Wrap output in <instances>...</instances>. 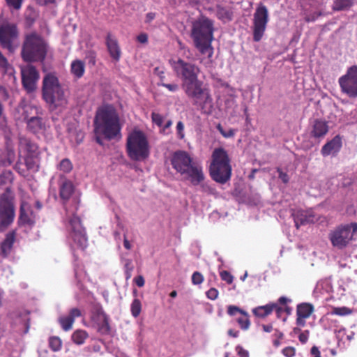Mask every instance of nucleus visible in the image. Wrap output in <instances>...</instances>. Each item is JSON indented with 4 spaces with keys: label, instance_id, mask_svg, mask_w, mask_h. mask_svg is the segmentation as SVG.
I'll return each mask as SVG.
<instances>
[{
    "label": "nucleus",
    "instance_id": "1",
    "mask_svg": "<svg viewBox=\"0 0 357 357\" xmlns=\"http://www.w3.org/2000/svg\"><path fill=\"white\" fill-rule=\"evenodd\" d=\"M121 125L116 109L112 105L100 107L94 119V133L101 134L107 140L121 138Z\"/></svg>",
    "mask_w": 357,
    "mask_h": 357
},
{
    "label": "nucleus",
    "instance_id": "2",
    "mask_svg": "<svg viewBox=\"0 0 357 357\" xmlns=\"http://www.w3.org/2000/svg\"><path fill=\"white\" fill-rule=\"evenodd\" d=\"M181 88L192 105L199 108L203 114H211L213 109V98L210 89L199 78L181 84Z\"/></svg>",
    "mask_w": 357,
    "mask_h": 357
},
{
    "label": "nucleus",
    "instance_id": "3",
    "mask_svg": "<svg viewBox=\"0 0 357 357\" xmlns=\"http://www.w3.org/2000/svg\"><path fill=\"white\" fill-rule=\"evenodd\" d=\"M171 164L177 172L185 175L193 185H197L204 180L202 167L194 162L190 155L184 151L174 153Z\"/></svg>",
    "mask_w": 357,
    "mask_h": 357
},
{
    "label": "nucleus",
    "instance_id": "4",
    "mask_svg": "<svg viewBox=\"0 0 357 357\" xmlns=\"http://www.w3.org/2000/svg\"><path fill=\"white\" fill-rule=\"evenodd\" d=\"M209 174L214 181L220 184H225L231 179V160L225 149L220 147L213 150L209 166Z\"/></svg>",
    "mask_w": 357,
    "mask_h": 357
},
{
    "label": "nucleus",
    "instance_id": "5",
    "mask_svg": "<svg viewBox=\"0 0 357 357\" xmlns=\"http://www.w3.org/2000/svg\"><path fill=\"white\" fill-rule=\"evenodd\" d=\"M128 156L134 161H143L150 155V147L146 135L139 130L131 131L126 139Z\"/></svg>",
    "mask_w": 357,
    "mask_h": 357
},
{
    "label": "nucleus",
    "instance_id": "6",
    "mask_svg": "<svg viewBox=\"0 0 357 357\" xmlns=\"http://www.w3.org/2000/svg\"><path fill=\"white\" fill-rule=\"evenodd\" d=\"M46 103L49 105L50 111L56 114L61 112L67 105V100L59 79L52 74L46 75Z\"/></svg>",
    "mask_w": 357,
    "mask_h": 357
},
{
    "label": "nucleus",
    "instance_id": "7",
    "mask_svg": "<svg viewBox=\"0 0 357 357\" xmlns=\"http://www.w3.org/2000/svg\"><path fill=\"white\" fill-rule=\"evenodd\" d=\"M213 24H193L191 33L196 48L202 54L208 53L209 59L213 54V48L211 46L213 40Z\"/></svg>",
    "mask_w": 357,
    "mask_h": 357
},
{
    "label": "nucleus",
    "instance_id": "8",
    "mask_svg": "<svg viewBox=\"0 0 357 357\" xmlns=\"http://www.w3.org/2000/svg\"><path fill=\"white\" fill-rule=\"evenodd\" d=\"M21 55L23 60L26 62L43 61L45 58L43 39L36 33L27 36L22 46Z\"/></svg>",
    "mask_w": 357,
    "mask_h": 357
},
{
    "label": "nucleus",
    "instance_id": "9",
    "mask_svg": "<svg viewBox=\"0 0 357 357\" xmlns=\"http://www.w3.org/2000/svg\"><path fill=\"white\" fill-rule=\"evenodd\" d=\"M14 197L10 188L0 196V231H4L14 221Z\"/></svg>",
    "mask_w": 357,
    "mask_h": 357
},
{
    "label": "nucleus",
    "instance_id": "10",
    "mask_svg": "<svg viewBox=\"0 0 357 357\" xmlns=\"http://www.w3.org/2000/svg\"><path fill=\"white\" fill-rule=\"evenodd\" d=\"M356 232V222L340 225L329 233L328 238L333 247L342 250L349 245Z\"/></svg>",
    "mask_w": 357,
    "mask_h": 357
},
{
    "label": "nucleus",
    "instance_id": "11",
    "mask_svg": "<svg viewBox=\"0 0 357 357\" xmlns=\"http://www.w3.org/2000/svg\"><path fill=\"white\" fill-rule=\"evenodd\" d=\"M169 63L176 77L181 79V84L199 78L201 69L196 64L185 61L181 58L170 60Z\"/></svg>",
    "mask_w": 357,
    "mask_h": 357
},
{
    "label": "nucleus",
    "instance_id": "12",
    "mask_svg": "<svg viewBox=\"0 0 357 357\" xmlns=\"http://www.w3.org/2000/svg\"><path fill=\"white\" fill-rule=\"evenodd\" d=\"M68 238L72 240L77 246L84 250L87 246L88 238L85 229L82 225L81 219L73 213L68 220Z\"/></svg>",
    "mask_w": 357,
    "mask_h": 357
},
{
    "label": "nucleus",
    "instance_id": "13",
    "mask_svg": "<svg viewBox=\"0 0 357 357\" xmlns=\"http://www.w3.org/2000/svg\"><path fill=\"white\" fill-rule=\"evenodd\" d=\"M339 84L343 93L350 98L357 97V66L348 68L347 73L339 78Z\"/></svg>",
    "mask_w": 357,
    "mask_h": 357
},
{
    "label": "nucleus",
    "instance_id": "14",
    "mask_svg": "<svg viewBox=\"0 0 357 357\" xmlns=\"http://www.w3.org/2000/svg\"><path fill=\"white\" fill-rule=\"evenodd\" d=\"M22 84L28 93L33 92L37 88L39 74L35 67L27 65L21 68Z\"/></svg>",
    "mask_w": 357,
    "mask_h": 357
},
{
    "label": "nucleus",
    "instance_id": "15",
    "mask_svg": "<svg viewBox=\"0 0 357 357\" xmlns=\"http://www.w3.org/2000/svg\"><path fill=\"white\" fill-rule=\"evenodd\" d=\"M38 159L33 157H24L22 160L20 159L15 165V169L22 176L26 178L31 173L38 170Z\"/></svg>",
    "mask_w": 357,
    "mask_h": 357
},
{
    "label": "nucleus",
    "instance_id": "16",
    "mask_svg": "<svg viewBox=\"0 0 357 357\" xmlns=\"http://www.w3.org/2000/svg\"><path fill=\"white\" fill-rule=\"evenodd\" d=\"M227 313L234 318V320L238 324L241 329L247 331L250 328V316L247 312L238 306L230 305L227 307Z\"/></svg>",
    "mask_w": 357,
    "mask_h": 357
},
{
    "label": "nucleus",
    "instance_id": "17",
    "mask_svg": "<svg viewBox=\"0 0 357 357\" xmlns=\"http://www.w3.org/2000/svg\"><path fill=\"white\" fill-rule=\"evenodd\" d=\"M17 36L15 24H2L0 26V43L2 47L10 48L13 40Z\"/></svg>",
    "mask_w": 357,
    "mask_h": 357
},
{
    "label": "nucleus",
    "instance_id": "18",
    "mask_svg": "<svg viewBox=\"0 0 357 357\" xmlns=\"http://www.w3.org/2000/svg\"><path fill=\"white\" fill-rule=\"evenodd\" d=\"M314 311V305L310 303H301L296 306V324L298 326H305V319H308Z\"/></svg>",
    "mask_w": 357,
    "mask_h": 357
},
{
    "label": "nucleus",
    "instance_id": "19",
    "mask_svg": "<svg viewBox=\"0 0 357 357\" xmlns=\"http://www.w3.org/2000/svg\"><path fill=\"white\" fill-rule=\"evenodd\" d=\"M342 146V137L340 135H337L322 146L321 153L324 157H326L330 155L336 156L340 151Z\"/></svg>",
    "mask_w": 357,
    "mask_h": 357
},
{
    "label": "nucleus",
    "instance_id": "20",
    "mask_svg": "<svg viewBox=\"0 0 357 357\" xmlns=\"http://www.w3.org/2000/svg\"><path fill=\"white\" fill-rule=\"evenodd\" d=\"M328 130V122L321 119H317L311 124L310 136L314 139H324Z\"/></svg>",
    "mask_w": 357,
    "mask_h": 357
},
{
    "label": "nucleus",
    "instance_id": "21",
    "mask_svg": "<svg viewBox=\"0 0 357 357\" xmlns=\"http://www.w3.org/2000/svg\"><path fill=\"white\" fill-rule=\"evenodd\" d=\"M82 316L81 310L77 307L71 308L68 315L59 318V323L64 331H70L76 318Z\"/></svg>",
    "mask_w": 357,
    "mask_h": 357
},
{
    "label": "nucleus",
    "instance_id": "22",
    "mask_svg": "<svg viewBox=\"0 0 357 357\" xmlns=\"http://www.w3.org/2000/svg\"><path fill=\"white\" fill-rule=\"evenodd\" d=\"M16 236V230H12L6 234L4 240L0 243V256L2 258H7L10 254Z\"/></svg>",
    "mask_w": 357,
    "mask_h": 357
},
{
    "label": "nucleus",
    "instance_id": "23",
    "mask_svg": "<svg viewBox=\"0 0 357 357\" xmlns=\"http://www.w3.org/2000/svg\"><path fill=\"white\" fill-rule=\"evenodd\" d=\"M19 149L20 151L26 152L24 157H33L35 159H38V146L27 137H19Z\"/></svg>",
    "mask_w": 357,
    "mask_h": 357
},
{
    "label": "nucleus",
    "instance_id": "24",
    "mask_svg": "<svg viewBox=\"0 0 357 357\" xmlns=\"http://www.w3.org/2000/svg\"><path fill=\"white\" fill-rule=\"evenodd\" d=\"M106 45L112 59L115 61H119L121 59V50L117 39L110 33L107 35Z\"/></svg>",
    "mask_w": 357,
    "mask_h": 357
},
{
    "label": "nucleus",
    "instance_id": "25",
    "mask_svg": "<svg viewBox=\"0 0 357 357\" xmlns=\"http://www.w3.org/2000/svg\"><path fill=\"white\" fill-rule=\"evenodd\" d=\"M294 220L297 229L301 225L312 223L315 221L314 216L312 212L298 210L294 214Z\"/></svg>",
    "mask_w": 357,
    "mask_h": 357
},
{
    "label": "nucleus",
    "instance_id": "26",
    "mask_svg": "<svg viewBox=\"0 0 357 357\" xmlns=\"http://www.w3.org/2000/svg\"><path fill=\"white\" fill-rule=\"evenodd\" d=\"M100 321L98 323V331L102 335H109L111 333L109 316L102 310L98 312Z\"/></svg>",
    "mask_w": 357,
    "mask_h": 357
},
{
    "label": "nucleus",
    "instance_id": "27",
    "mask_svg": "<svg viewBox=\"0 0 357 357\" xmlns=\"http://www.w3.org/2000/svg\"><path fill=\"white\" fill-rule=\"evenodd\" d=\"M24 119L27 123L28 129L32 132L36 134L43 131V119L38 116L29 118L28 115H25Z\"/></svg>",
    "mask_w": 357,
    "mask_h": 357
},
{
    "label": "nucleus",
    "instance_id": "28",
    "mask_svg": "<svg viewBox=\"0 0 357 357\" xmlns=\"http://www.w3.org/2000/svg\"><path fill=\"white\" fill-rule=\"evenodd\" d=\"M60 197L63 201H68L74 192V185L72 181L65 179L60 185Z\"/></svg>",
    "mask_w": 357,
    "mask_h": 357
},
{
    "label": "nucleus",
    "instance_id": "29",
    "mask_svg": "<svg viewBox=\"0 0 357 357\" xmlns=\"http://www.w3.org/2000/svg\"><path fill=\"white\" fill-rule=\"evenodd\" d=\"M29 211V206L26 202H22L20 210V216L18 219L19 225H29L33 224V221L30 218L28 211Z\"/></svg>",
    "mask_w": 357,
    "mask_h": 357
},
{
    "label": "nucleus",
    "instance_id": "30",
    "mask_svg": "<svg viewBox=\"0 0 357 357\" xmlns=\"http://www.w3.org/2000/svg\"><path fill=\"white\" fill-rule=\"evenodd\" d=\"M70 72L76 78H81L85 72L84 62L79 59L73 61L70 65Z\"/></svg>",
    "mask_w": 357,
    "mask_h": 357
},
{
    "label": "nucleus",
    "instance_id": "31",
    "mask_svg": "<svg viewBox=\"0 0 357 357\" xmlns=\"http://www.w3.org/2000/svg\"><path fill=\"white\" fill-rule=\"evenodd\" d=\"M274 307L273 303H270L265 305L258 306L254 308L252 313L257 317L265 318L273 312Z\"/></svg>",
    "mask_w": 357,
    "mask_h": 357
},
{
    "label": "nucleus",
    "instance_id": "32",
    "mask_svg": "<svg viewBox=\"0 0 357 357\" xmlns=\"http://www.w3.org/2000/svg\"><path fill=\"white\" fill-rule=\"evenodd\" d=\"M255 22H267L268 19V12L266 7L263 4H259L255 10Z\"/></svg>",
    "mask_w": 357,
    "mask_h": 357
},
{
    "label": "nucleus",
    "instance_id": "33",
    "mask_svg": "<svg viewBox=\"0 0 357 357\" xmlns=\"http://www.w3.org/2000/svg\"><path fill=\"white\" fill-rule=\"evenodd\" d=\"M88 337L89 333L86 331L82 329L75 331L71 335L72 341L77 345L83 344Z\"/></svg>",
    "mask_w": 357,
    "mask_h": 357
},
{
    "label": "nucleus",
    "instance_id": "34",
    "mask_svg": "<svg viewBox=\"0 0 357 357\" xmlns=\"http://www.w3.org/2000/svg\"><path fill=\"white\" fill-rule=\"evenodd\" d=\"M266 24H254L252 29L254 41L259 42L261 40L266 29Z\"/></svg>",
    "mask_w": 357,
    "mask_h": 357
},
{
    "label": "nucleus",
    "instance_id": "35",
    "mask_svg": "<svg viewBox=\"0 0 357 357\" xmlns=\"http://www.w3.org/2000/svg\"><path fill=\"white\" fill-rule=\"evenodd\" d=\"M353 5L352 0H335L333 8L335 10H342L349 8Z\"/></svg>",
    "mask_w": 357,
    "mask_h": 357
},
{
    "label": "nucleus",
    "instance_id": "36",
    "mask_svg": "<svg viewBox=\"0 0 357 357\" xmlns=\"http://www.w3.org/2000/svg\"><path fill=\"white\" fill-rule=\"evenodd\" d=\"M49 347L53 351H59L62 347V340L57 336L50 337L49 338Z\"/></svg>",
    "mask_w": 357,
    "mask_h": 357
},
{
    "label": "nucleus",
    "instance_id": "37",
    "mask_svg": "<svg viewBox=\"0 0 357 357\" xmlns=\"http://www.w3.org/2000/svg\"><path fill=\"white\" fill-rule=\"evenodd\" d=\"M351 313L352 310L350 308L345 306L333 307L330 312L331 314L337 316H347L351 314Z\"/></svg>",
    "mask_w": 357,
    "mask_h": 357
},
{
    "label": "nucleus",
    "instance_id": "38",
    "mask_svg": "<svg viewBox=\"0 0 357 357\" xmlns=\"http://www.w3.org/2000/svg\"><path fill=\"white\" fill-rule=\"evenodd\" d=\"M131 314L134 317H137L142 311V303L138 298H135L130 306Z\"/></svg>",
    "mask_w": 357,
    "mask_h": 357
},
{
    "label": "nucleus",
    "instance_id": "39",
    "mask_svg": "<svg viewBox=\"0 0 357 357\" xmlns=\"http://www.w3.org/2000/svg\"><path fill=\"white\" fill-rule=\"evenodd\" d=\"M73 165L71 161L68 158L63 159L59 165V170L64 173L70 172L73 169Z\"/></svg>",
    "mask_w": 357,
    "mask_h": 357
},
{
    "label": "nucleus",
    "instance_id": "40",
    "mask_svg": "<svg viewBox=\"0 0 357 357\" xmlns=\"http://www.w3.org/2000/svg\"><path fill=\"white\" fill-rule=\"evenodd\" d=\"M216 128L225 138L233 137L236 132V130L233 128H230L227 131L225 130L220 123L216 126Z\"/></svg>",
    "mask_w": 357,
    "mask_h": 357
},
{
    "label": "nucleus",
    "instance_id": "41",
    "mask_svg": "<svg viewBox=\"0 0 357 357\" xmlns=\"http://www.w3.org/2000/svg\"><path fill=\"white\" fill-rule=\"evenodd\" d=\"M203 181L199 183L200 185L201 190L207 195H215L216 192L215 188L211 186L207 183H202Z\"/></svg>",
    "mask_w": 357,
    "mask_h": 357
},
{
    "label": "nucleus",
    "instance_id": "42",
    "mask_svg": "<svg viewBox=\"0 0 357 357\" xmlns=\"http://www.w3.org/2000/svg\"><path fill=\"white\" fill-rule=\"evenodd\" d=\"M10 67L7 59L0 52V70L6 73L8 72Z\"/></svg>",
    "mask_w": 357,
    "mask_h": 357
},
{
    "label": "nucleus",
    "instance_id": "43",
    "mask_svg": "<svg viewBox=\"0 0 357 357\" xmlns=\"http://www.w3.org/2000/svg\"><path fill=\"white\" fill-rule=\"evenodd\" d=\"M204 280L203 275L199 272L195 271L192 275V283L195 285L202 284Z\"/></svg>",
    "mask_w": 357,
    "mask_h": 357
},
{
    "label": "nucleus",
    "instance_id": "44",
    "mask_svg": "<svg viewBox=\"0 0 357 357\" xmlns=\"http://www.w3.org/2000/svg\"><path fill=\"white\" fill-rule=\"evenodd\" d=\"M221 279L226 282L228 284H231L233 282L234 277L228 271H222L220 273Z\"/></svg>",
    "mask_w": 357,
    "mask_h": 357
},
{
    "label": "nucleus",
    "instance_id": "45",
    "mask_svg": "<svg viewBox=\"0 0 357 357\" xmlns=\"http://www.w3.org/2000/svg\"><path fill=\"white\" fill-rule=\"evenodd\" d=\"M218 17L219 18V20H231V14L230 13L225 9V8H220L218 10Z\"/></svg>",
    "mask_w": 357,
    "mask_h": 357
},
{
    "label": "nucleus",
    "instance_id": "46",
    "mask_svg": "<svg viewBox=\"0 0 357 357\" xmlns=\"http://www.w3.org/2000/svg\"><path fill=\"white\" fill-rule=\"evenodd\" d=\"M296 350L294 347L289 346V347H284L282 350V354L285 357H294L296 355Z\"/></svg>",
    "mask_w": 357,
    "mask_h": 357
},
{
    "label": "nucleus",
    "instance_id": "47",
    "mask_svg": "<svg viewBox=\"0 0 357 357\" xmlns=\"http://www.w3.org/2000/svg\"><path fill=\"white\" fill-rule=\"evenodd\" d=\"M151 119L154 123H155L158 126L160 127L162 125L164 119L162 115L158 113L152 112Z\"/></svg>",
    "mask_w": 357,
    "mask_h": 357
},
{
    "label": "nucleus",
    "instance_id": "48",
    "mask_svg": "<svg viewBox=\"0 0 357 357\" xmlns=\"http://www.w3.org/2000/svg\"><path fill=\"white\" fill-rule=\"evenodd\" d=\"M6 1L10 8L19 10L22 6L23 0H6Z\"/></svg>",
    "mask_w": 357,
    "mask_h": 357
},
{
    "label": "nucleus",
    "instance_id": "49",
    "mask_svg": "<svg viewBox=\"0 0 357 357\" xmlns=\"http://www.w3.org/2000/svg\"><path fill=\"white\" fill-rule=\"evenodd\" d=\"M160 85L162 86L163 87H165L167 89H168L171 92H176V91H178V89H179L178 84H177L176 83L167 84L165 82H161L160 84Z\"/></svg>",
    "mask_w": 357,
    "mask_h": 357
},
{
    "label": "nucleus",
    "instance_id": "50",
    "mask_svg": "<svg viewBox=\"0 0 357 357\" xmlns=\"http://www.w3.org/2000/svg\"><path fill=\"white\" fill-rule=\"evenodd\" d=\"M218 291L215 288H211L206 292L207 298L210 300H215L218 297Z\"/></svg>",
    "mask_w": 357,
    "mask_h": 357
},
{
    "label": "nucleus",
    "instance_id": "51",
    "mask_svg": "<svg viewBox=\"0 0 357 357\" xmlns=\"http://www.w3.org/2000/svg\"><path fill=\"white\" fill-rule=\"evenodd\" d=\"M177 135L179 139L184 138V125L182 121H178L176 125Z\"/></svg>",
    "mask_w": 357,
    "mask_h": 357
},
{
    "label": "nucleus",
    "instance_id": "52",
    "mask_svg": "<svg viewBox=\"0 0 357 357\" xmlns=\"http://www.w3.org/2000/svg\"><path fill=\"white\" fill-rule=\"evenodd\" d=\"M153 73L155 75L158 76L161 80V82H164L165 79V72L164 68L160 67H155L153 70Z\"/></svg>",
    "mask_w": 357,
    "mask_h": 357
},
{
    "label": "nucleus",
    "instance_id": "53",
    "mask_svg": "<svg viewBox=\"0 0 357 357\" xmlns=\"http://www.w3.org/2000/svg\"><path fill=\"white\" fill-rule=\"evenodd\" d=\"M277 172H278L279 178L282 181V182L284 183H287L289 180L288 174L285 172H283L280 168H278Z\"/></svg>",
    "mask_w": 357,
    "mask_h": 357
},
{
    "label": "nucleus",
    "instance_id": "54",
    "mask_svg": "<svg viewBox=\"0 0 357 357\" xmlns=\"http://www.w3.org/2000/svg\"><path fill=\"white\" fill-rule=\"evenodd\" d=\"M96 54L93 51L88 52L86 54V58L89 59V63H91L94 66L96 64Z\"/></svg>",
    "mask_w": 357,
    "mask_h": 357
},
{
    "label": "nucleus",
    "instance_id": "55",
    "mask_svg": "<svg viewBox=\"0 0 357 357\" xmlns=\"http://www.w3.org/2000/svg\"><path fill=\"white\" fill-rule=\"evenodd\" d=\"M273 305L275 306L274 307V310L275 311L276 315L278 318H281L282 314L284 312L283 307L280 306L278 303H273Z\"/></svg>",
    "mask_w": 357,
    "mask_h": 357
},
{
    "label": "nucleus",
    "instance_id": "56",
    "mask_svg": "<svg viewBox=\"0 0 357 357\" xmlns=\"http://www.w3.org/2000/svg\"><path fill=\"white\" fill-rule=\"evenodd\" d=\"M309 331H305V332L301 333L298 336V340L302 344H305L308 340Z\"/></svg>",
    "mask_w": 357,
    "mask_h": 357
},
{
    "label": "nucleus",
    "instance_id": "57",
    "mask_svg": "<svg viewBox=\"0 0 357 357\" xmlns=\"http://www.w3.org/2000/svg\"><path fill=\"white\" fill-rule=\"evenodd\" d=\"M239 357H249L248 352L241 346H237L236 348Z\"/></svg>",
    "mask_w": 357,
    "mask_h": 357
},
{
    "label": "nucleus",
    "instance_id": "58",
    "mask_svg": "<svg viewBox=\"0 0 357 357\" xmlns=\"http://www.w3.org/2000/svg\"><path fill=\"white\" fill-rule=\"evenodd\" d=\"M137 40L140 43H146L148 41V36L146 33H142L137 36Z\"/></svg>",
    "mask_w": 357,
    "mask_h": 357
},
{
    "label": "nucleus",
    "instance_id": "59",
    "mask_svg": "<svg viewBox=\"0 0 357 357\" xmlns=\"http://www.w3.org/2000/svg\"><path fill=\"white\" fill-rule=\"evenodd\" d=\"M134 280H135V284L139 287H142L144 285V283H145L144 278L142 275H139V276L136 277L134 279Z\"/></svg>",
    "mask_w": 357,
    "mask_h": 357
},
{
    "label": "nucleus",
    "instance_id": "60",
    "mask_svg": "<svg viewBox=\"0 0 357 357\" xmlns=\"http://www.w3.org/2000/svg\"><path fill=\"white\" fill-rule=\"evenodd\" d=\"M310 353L314 357H321L319 348L316 346L311 348Z\"/></svg>",
    "mask_w": 357,
    "mask_h": 357
},
{
    "label": "nucleus",
    "instance_id": "61",
    "mask_svg": "<svg viewBox=\"0 0 357 357\" xmlns=\"http://www.w3.org/2000/svg\"><path fill=\"white\" fill-rule=\"evenodd\" d=\"M291 302V299L287 298L285 296H281L278 300V304L286 305L287 303Z\"/></svg>",
    "mask_w": 357,
    "mask_h": 357
},
{
    "label": "nucleus",
    "instance_id": "62",
    "mask_svg": "<svg viewBox=\"0 0 357 357\" xmlns=\"http://www.w3.org/2000/svg\"><path fill=\"white\" fill-rule=\"evenodd\" d=\"M262 327V329L264 332L266 333H271L273 331V325L269 324H263L261 326Z\"/></svg>",
    "mask_w": 357,
    "mask_h": 357
},
{
    "label": "nucleus",
    "instance_id": "63",
    "mask_svg": "<svg viewBox=\"0 0 357 357\" xmlns=\"http://www.w3.org/2000/svg\"><path fill=\"white\" fill-rule=\"evenodd\" d=\"M273 336L275 339H282L284 337V333L278 329H275Z\"/></svg>",
    "mask_w": 357,
    "mask_h": 357
},
{
    "label": "nucleus",
    "instance_id": "64",
    "mask_svg": "<svg viewBox=\"0 0 357 357\" xmlns=\"http://www.w3.org/2000/svg\"><path fill=\"white\" fill-rule=\"evenodd\" d=\"M228 335L233 337H237L239 335V332L238 331H234L233 329H229L228 331Z\"/></svg>",
    "mask_w": 357,
    "mask_h": 357
}]
</instances>
